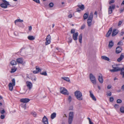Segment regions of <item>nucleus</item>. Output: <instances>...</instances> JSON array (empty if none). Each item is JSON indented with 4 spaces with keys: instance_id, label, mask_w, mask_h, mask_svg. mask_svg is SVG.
I'll return each instance as SVG.
<instances>
[{
    "instance_id": "nucleus-1",
    "label": "nucleus",
    "mask_w": 124,
    "mask_h": 124,
    "mask_svg": "<svg viewBox=\"0 0 124 124\" xmlns=\"http://www.w3.org/2000/svg\"><path fill=\"white\" fill-rule=\"evenodd\" d=\"M115 65H112V67L113 69L110 70V71L111 72H115L121 71L120 74L122 76L123 78H124V68H119L117 67H115Z\"/></svg>"
},
{
    "instance_id": "nucleus-2",
    "label": "nucleus",
    "mask_w": 124,
    "mask_h": 124,
    "mask_svg": "<svg viewBox=\"0 0 124 124\" xmlns=\"http://www.w3.org/2000/svg\"><path fill=\"white\" fill-rule=\"evenodd\" d=\"M74 94L76 98L79 100L81 101L83 100L82 93L80 91H76L75 92Z\"/></svg>"
},
{
    "instance_id": "nucleus-3",
    "label": "nucleus",
    "mask_w": 124,
    "mask_h": 124,
    "mask_svg": "<svg viewBox=\"0 0 124 124\" xmlns=\"http://www.w3.org/2000/svg\"><path fill=\"white\" fill-rule=\"evenodd\" d=\"M2 1L3 3L0 4V7L4 8H7L8 7V5H9V2L5 0H2Z\"/></svg>"
},
{
    "instance_id": "nucleus-4",
    "label": "nucleus",
    "mask_w": 124,
    "mask_h": 124,
    "mask_svg": "<svg viewBox=\"0 0 124 124\" xmlns=\"http://www.w3.org/2000/svg\"><path fill=\"white\" fill-rule=\"evenodd\" d=\"M12 84L11 82H10L8 85V87L9 90L10 91L12 90L13 86H14L15 85V81L14 78H13L12 80Z\"/></svg>"
},
{
    "instance_id": "nucleus-5",
    "label": "nucleus",
    "mask_w": 124,
    "mask_h": 124,
    "mask_svg": "<svg viewBox=\"0 0 124 124\" xmlns=\"http://www.w3.org/2000/svg\"><path fill=\"white\" fill-rule=\"evenodd\" d=\"M60 92L62 94L65 95H68L69 93H68L67 90L65 88L61 87L60 88Z\"/></svg>"
},
{
    "instance_id": "nucleus-6",
    "label": "nucleus",
    "mask_w": 124,
    "mask_h": 124,
    "mask_svg": "<svg viewBox=\"0 0 124 124\" xmlns=\"http://www.w3.org/2000/svg\"><path fill=\"white\" fill-rule=\"evenodd\" d=\"M89 77L92 83L94 85L96 84V83L95 77L91 73L90 74Z\"/></svg>"
},
{
    "instance_id": "nucleus-7",
    "label": "nucleus",
    "mask_w": 124,
    "mask_h": 124,
    "mask_svg": "<svg viewBox=\"0 0 124 124\" xmlns=\"http://www.w3.org/2000/svg\"><path fill=\"white\" fill-rule=\"evenodd\" d=\"M46 41L45 42V45H47L50 44L51 42V36L49 34L48 35L46 39Z\"/></svg>"
},
{
    "instance_id": "nucleus-8",
    "label": "nucleus",
    "mask_w": 124,
    "mask_h": 124,
    "mask_svg": "<svg viewBox=\"0 0 124 124\" xmlns=\"http://www.w3.org/2000/svg\"><path fill=\"white\" fill-rule=\"evenodd\" d=\"M115 8V6L114 5H112V6H110L109 7L108 10V13L109 14L112 13V9H114Z\"/></svg>"
},
{
    "instance_id": "nucleus-9",
    "label": "nucleus",
    "mask_w": 124,
    "mask_h": 124,
    "mask_svg": "<svg viewBox=\"0 0 124 124\" xmlns=\"http://www.w3.org/2000/svg\"><path fill=\"white\" fill-rule=\"evenodd\" d=\"M26 84L28 89L30 90L32 87V83L30 82L27 81L26 82Z\"/></svg>"
},
{
    "instance_id": "nucleus-10",
    "label": "nucleus",
    "mask_w": 124,
    "mask_h": 124,
    "mask_svg": "<svg viewBox=\"0 0 124 124\" xmlns=\"http://www.w3.org/2000/svg\"><path fill=\"white\" fill-rule=\"evenodd\" d=\"M42 122L44 124H48V119L45 116H44L43 117Z\"/></svg>"
},
{
    "instance_id": "nucleus-11",
    "label": "nucleus",
    "mask_w": 124,
    "mask_h": 124,
    "mask_svg": "<svg viewBox=\"0 0 124 124\" xmlns=\"http://www.w3.org/2000/svg\"><path fill=\"white\" fill-rule=\"evenodd\" d=\"M122 50V47L120 46H118L116 48V53L117 54H118L120 53Z\"/></svg>"
},
{
    "instance_id": "nucleus-12",
    "label": "nucleus",
    "mask_w": 124,
    "mask_h": 124,
    "mask_svg": "<svg viewBox=\"0 0 124 124\" xmlns=\"http://www.w3.org/2000/svg\"><path fill=\"white\" fill-rule=\"evenodd\" d=\"M36 70L33 71V73L34 74L38 73L39 72L41 71V70L39 68L38 66H36Z\"/></svg>"
},
{
    "instance_id": "nucleus-13",
    "label": "nucleus",
    "mask_w": 124,
    "mask_h": 124,
    "mask_svg": "<svg viewBox=\"0 0 124 124\" xmlns=\"http://www.w3.org/2000/svg\"><path fill=\"white\" fill-rule=\"evenodd\" d=\"M30 101V100L28 98H23L20 100V101L22 102L23 103H27Z\"/></svg>"
},
{
    "instance_id": "nucleus-14",
    "label": "nucleus",
    "mask_w": 124,
    "mask_h": 124,
    "mask_svg": "<svg viewBox=\"0 0 124 124\" xmlns=\"http://www.w3.org/2000/svg\"><path fill=\"white\" fill-rule=\"evenodd\" d=\"M98 80L99 82L101 83L103 82V79L102 78V76L101 74H100L98 76Z\"/></svg>"
},
{
    "instance_id": "nucleus-15",
    "label": "nucleus",
    "mask_w": 124,
    "mask_h": 124,
    "mask_svg": "<svg viewBox=\"0 0 124 124\" xmlns=\"http://www.w3.org/2000/svg\"><path fill=\"white\" fill-rule=\"evenodd\" d=\"M89 93L90 97L94 101H96V98L94 96L93 94L92 93V91H90Z\"/></svg>"
},
{
    "instance_id": "nucleus-16",
    "label": "nucleus",
    "mask_w": 124,
    "mask_h": 124,
    "mask_svg": "<svg viewBox=\"0 0 124 124\" xmlns=\"http://www.w3.org/2000/svg\"><path fill=\"white\" fill-rule=\"evenodd\" d=\"M78 35V33L77 32L74 33L73 35V39L75 40H77V36Z\"/></svg>"
},
{
    "instance_id": "nucleus-17",
    "label": "nucleus",
    "mask_w": 124,
    "mask_h": 124,
    "mask_svg": "<svg viewBox=\"0 0 124 124\" xmlns=\"http://www.w3.org/2000/svg\"><path fill=\"white\" fill-rule=\"evenodd\" d=\"M112 27H111L110 28L109 30H108V32L107 33L106 36V37H108L111 34V33L112 32Z\"/></svg>"
},
{
    "instance_id": "nucleus-18",
    "label": "nucleus",
    "mask_w": 124,
    "mask_h": 124,
    "mask_svg": "<svg viewBox=\"0 0 124 124\" xmlns=\"http://www.w3.org/2000/svg\"><path fill=\"white\" fill-rule=\"evenodd\" d=\"M118 33V31L116 29H113L112 32V36L113 37L116 35Z\"/></svg>"
},
{
    "instance_id": "nucleus-19",
    "label": "nucleus",
    "mask_w": 124,
    "mask_h": 124,
    "mask_svg": "<svg viewBox=\"0 0 124 124\" xmlns=\"http://www.w3.org/2000/svg\"><path fill=\"white\" fill-rule=\"evenodd\" d=\"M16 61L18 63L22 64L23 63V61L22 58H18L17 59Z\"/></svg>"
},
{
    "instance_id": "nucleus-20",
    "label": "nucleus",
    "mask_w": 124,
    "mask_h": 124,
    "mask_svg": "<svg viewBox=\"0 0 124 124\" xmlns=\"http://www.w3.org/2000/svg\"><path fill=\"white\" fill-rule=\"evenodd\" d=\"M124 58V55L121 54L120 57L117 59V61L118 62H120Z\"/></svg>"
},
{
    "instance_id": "nucleus-21",
    "label": "nucleus",
    "mask_w": 124,
    "mask_h": 124,
    "mask_svg": "<svg viewBox=\"0 0 124 124\" xmlns=\"http://www.w3.org/2000/svg\"><path fill=\"white\" fill-rule=\"evenodd\" d=\"M92 20L88 19L87 20V23L88 26L90 27L91 26L92 24Z\"/></svg>"
},
{
    "instance_id": "nucleus-22",
    "label": "nucleus",
    "mask_w": 124,
    "mask_h": 124,
    "mask_svg": "<svg viewBox=\"0 0 124 124\" xmlns=\"http://www.w3.org/2000/svg\"><path fill=\"white\" fill-rule=\"evenodd\" d=\"M114 43L112 41H110L109 42L108 45V47L109 48H111L113 46Z\"/></svg>"
},
{
    "instance_id": "nucleus-23",
    "label": "nucleus",
    "mask_w": 124,
    "mask_h": 124,
    "mask_svg": "<svg viewBox=\"0 0 124 124\" xmlns=\"http://www.w3.org/2000/svg\"><path fill=\"white\" fill-rule=\"evenodd\" d=\"M82 34H80L79 36L78 40L79 42L81 43L82 42Z\"/></svg>"
},
{
    "instance_id": "nucleus-24",
    "label": "nucleus",
    "mask_w": 124,
    "mask_h": 124,
    "mask_svg": "<svg viewBox=\"0 0 124 124\" xmlns=\"http://www.w3.org/2000/svg\"><path fill=\"white\" fill-rule=\"evenodd\" d=\"M56 113H55L54 112L51 115V117L52 119H53L56 117Z\"/></svg>"
},
{
    "instance_id": "nucleus-25",
    "label": "nucleus",
    "mask_w": 124,
    "mask_h": 124,
    "mask_svg": "<svg viewBox=\"0 0 124 124\" xmlns=\"http://www.w3.org/2000/svg\"><path fill=\"white\" fill-rule=\"evenodd\" d=\"M62 78L64 80H65L68 82H70V80L69 79V78L68 77H62Z\"/></svg>"
},
{
    "instance_id": "nucleus-26",
    "label": "nucleus",
    "mask_w": 124,
    "mask_h": 124,
    "mask_svg": "<svg viewBox=\"0 0 124 124\" xmlns=\"http://www.w3.org/2000/svg\"><path fill=\"white\" fill-rule=\"evenodd\" d=\"M28 39L30 40H32L35 39V38L33 36H29L28 37Z\"/></svg>"
},
{
    "instance_id": "nucleus-27",
    "label": "nucleus",
    "mask_w": 124,
    "mask_h": 124,
    "mask_svg": "<svg viewBox=\"0 0 124 124\" xmlns=\"http://www.w3.org/2000/svg\"><path fill=\"white\" fill-rule=\"evenodd\" d=\"M101 58L102 59L107 61H109V58L108 57L106 56H102Z\"/></svg>"
},
{
    "instance_id": "nucleus-28",
    "label": "nucleus",
    "mask_w": 124,
    "mask_h": 124,
    "mask_svg": "<svg viewBox=\"0 0 124 124\" xmlns=\"http://www.w3.org/2000/svg\"><path fill=\"white\" fill-rule=\"evenodd\" d=\"M73 116L74 114L73 112H70L69 113V117L73 118Z\"/></svg>"
},
{
    "instance_id": "nucleus-29",
    "label": "nucleus",
    "mask_w": 124,
    "mask_h": 124,
    "mask_svg": "<svg viewBox=\"0 0 124 124\" xmlns=\"http://www.w3.org/2000/svg\"><path fill=\"white\" fill-rule=\"evenodd\" d=\"M93 13L92 12H91L89 15V16L88 17V19H89L92 20L93 18Z\"/></svg>"
},
{
    "instance_id": "nucleus-30",
    "label": "nucleus",
    "mask_w": 124,
    "mask_h": 124,
    "mask_svg": "<svg viewBox=\"0 0 124 124\" xmlns=\"http://www.w3.org/2000/svg\"><path fill=\"white\" fill-rule=\"evenodd\" d=\"M23 22V20H21L20 19H18L16 20L15 21V24H16V23L18 22Z\"/></svg>"
},
{
    "instance_id": "nucleus-31",
    "label": "nucleus",
    "mask_w": 124,
    "mask_h": 124,
    "mask_svg": "<svg viewBox=\"0 0 124 124\" xmlns=\"http://www.w3.org/2000/svg\"><path fill=\"white\" fill-rule=\"evenodd\" d=\"M10 64L12 65H15L16 64V62L15 61L12 60Z\"/></svg>"
},
{
    "instance_id": "nucleus-32",
    "label": "nucleus",
    "mask_w": 124,
    "mask_h": 124,
    "mask_svg": "<svg viewBox=\"0 0 124 124\" xmlns=\"http://www.w3.org/2000/svg\"><path fill=\"white\" fill-rule=\"evenodd\" d=\"M73 118H71L69 117L68 119V123L69 124H71L73 121Z\"/></svg>"
},
{
    "instance_id": "nucleus-33",
    "label": "nucleus",
    "mask_w": 124,
    "mask_h": 124,
    "mask_svg": "<svg viewBox=\"0 0 124 124\" xmlns=\"http://www.w3.org/2000/svg\"><path fill=\"white\" fill-rule=\"evenodd\" d=\"M120 111L122 113H124V107L122 106L120 108Z\"/></svg>"
},
{
    "instance_id": "nucleus-34",
    "label": "nucleus",
    "mask_w": 124,
    "mask_h": 124,
    "mask_svg": "<svg viewBox=\"0 0 124 124\" xmlns=\"http://www.w3.org/2000/svg\"><path fill=\"white\" fill-rule=\"evenodd\" d=\"M78 6L82 10H83L84 9V6L83 5H78Z\"/></svg>"
},
{
    "instance_id": "nucleus-35",
    "label": "nucleus",
    "mask_w": 124,
    "mask_h": 124,
    "mask_svg": "<svg viewBox=\"0 0 124 124\" xmlns=\"http://www.w3.org/2000/svg\"><path fill=\"white\" fill-rule=\"evenodd\" d=\"M16 67H14L12 68L11 69V71H10L11 73H14L16 71Z\"/></svg>"
},
{
    "instance_id": "nucleus-36",
    "label": "nucleus",
    "mask_w": 124,
    "mask_h": 124,
    "mask_svg": "<svg viewBox=\"0 0 124 124\" xmlns=\"http://www.w3.org/2000/svg\"><path fill=\"white\" fill-rule=\"evenodd\" d=\"M88 14L85 13L84 14L83 16L84 19V20L86 19L88 17Z\"/></svg>"
},
{
    "instance_id": "nucleus-37",
    "label": "nucleus",
    "mask_w": 124,
    "mask_h": 124,
    "mask_svg": "<svg viewBox=\"0 0 124 124\" xmlns=\"http://www.w3.org/2000/svg\"><path fill=\"white\" fill-rule=\"evenodd\" d=\"M111 93L110 91H108L106 92L107 95L108 96H110L111 95Z\"/></svg>"
},
{
    "instance_id": "nucleus-38",
    "label": "nucleus",
    "mask_w": 124,
    "mask_h": 124,
    "mask_svg": "<svg viewBox=\"0 0 124 124\" xmlns=\"http://www.w3.org/2000/svg\"><path fill=\"white\" fill-rule=\"evenodd\" d=\"M40 74L45 76H46L47 75V73L46 71H44L42 73H41Z\"/></svg>"
},
{
    "instance_id": "nucleus-39",
    "label": "nucleus",
    "mask_w": 124,
    "mask_h": 124,
    "mask_svg": "<svg viewBox=\"0 0 124 124\" xmlns=\"http://www.w3.org/2000/svg\"><path fill=\"white\" fill-rule=\"evenodd\" d=\"M68 39L69 40L68 41V43H71L72 41V39L71 37H69L68 38Z\"/></svg>"
},
{
    "instance_id": "nucleus-40",
    "label": "nucleus",
    "mask_w": 124,
    "mask_h": 124,
    "mask_svg": "<svg viewBox=\"0 0 124 124\" xmlns=\"http://www.w3.org/2000/svg\"><path fill=\"white\" fill-rule=\"evenodd\" d=\"M85 24H83L81 26V29L82 30H83L84 29L85 27Z\"/></svg>"
},
{
    "instance_id": "nucleus-41",
    "label": "nucleus",
    "mask_w": 124,
    "mask_h": 124,
    "mask_svg": "<svg viewBox=\"0 0 124 124\" xmlns=\"http://www.w3.org/2000/svg\"><path fill=\"white\" fill-rule=\"evenodd\" d=\"M54 4L52 2H51L49 4V6L50 7L52 8L53 7Z\"/></svg>"
},
{
    "instance_id": "nucleus-42",
    "label": "nucleus",
    "mask_w": 124,
    "mask_h": 124,
    "mask_svg": "<svg viewBox=\"0 0 124 124\" xmlns=\"http://www.w3.org/2000/svg\"><path fill=\"white\" fill-rule=\"evenodd\" d=\"M31 114L32 115L34 116V117L36 116L37 114L36 112H32L31 113Z\"/></svg>"
},
{
    "instance_id": "nucleus-43",
    "label": "nucleus",
    "mask_w": 124,
    "mask_h": 124,
    "mask_svg": "<svg viewBox=\"0 0 124 124\" xmlns=\"http://www.w3.org/2000/svg\"><path fill=\"white\" fill-rule=\"evenodd\" d=\"M122 102V101L121 99H119L117 100V102L118 103H120Z\"/></svg>"
},
{
    "instance_id": "nucleus-44",
    "label": "nucleus",
    "mask_w": 124,
    "mask_h": 124,
    "mask_svg": "<svg viewBox=\"0 0 124 124\" xmlns=\"http://www.w3.org/2000/svg\"><path fill=\"white\" fill-rule=\"evenodd\" d=\"M114 107L116 109H117L119 107V105L117 104H116L115 105Z\"/></svg>"
},
{
    "instance_id": "nucleus-45",
    "label": "nucleus",
    "mask_w": 124,
    "mask_h": 124,
    "mask_svg": "<svg viewBox=\"0 0 124 124\" xmlns=\"http://www.w3.org/2000/svg\"><path fill=\"white\" fill-rule=\"evenodd\" d=\"M117 45H122L123 42L121 41H119Z\"/></svg>"
},
{
    "instance_id": "nucleus-46",
    "label": "nucleus",
    "mask_w": 124,
    "mask_h": 124,
    "mask_svg": "<svg viewBox=\"0 0 124 124\" xmlns=\"http://www.w3.org/2000/svg\"><path fill=\"white\" fill-rule=\"evenodd\" d=\"M71 99H71V96H69V98H68V101H69V103H70L71 102Z\"/></svg>"
},
{
    "instance_id": "nucleus-47",
    "label": "nucleus",
    "mask_w": 124,
    "mask_h": 124,
    "mask_svg": "<svg viewBox=\"0 0 124 124\" xmlns=\"http://www.w3.org/2000/svg\"><path fill=\"white\" fill-rule=\"evenodd\" d=\"M114 100V98L113 97H110L109 98V101L110 102H112Z\"/></svg>"
},
{
    "instance_id": "nucleus-48",
    "label": "nucleus",
    "mask_w": 124,
    "mask_h": 124,
    "mask_svg": "<svg viewBox=\"0 0 124 124\" xmlns=\"http://www.w3.org/2000/svg\"><path fill=\"white\" fill-rule=\"evenodd\" d=\"M75 29H72L70 31V32L71 33L73 34V33H75Z\"/></svg>"
},
{
    "instance_id": "nucleus-49",
    "label": "nucleus",
    "mask_w": 124,
    "mask_h": 124,
    "mask_svg": "<svg viewBox=\"0 0 124 124\" xmlns=\"http://www.w3.org/2000/svg\"><path fill=\"white\" fill-rule=\"evenodd\" d=\"M0 117L1 119H3L5 118V116L4 115H1Z\"/></svg>"
},
{
    "instance_id": "nucleus-50",
    "label": "nucleus",
    "mask_w": 124,
    "mask_h": 124,
    "mask_svg": "<svg viewBox=\"0 0 124 124\" xmlns=\"http://www.w3.org/2000/svg\"><path fill=\"white\" fill-rule=\"evenodd\" d=\"M5 112V111L4 109L0 111V113L1 114H3Z\"/></svg>"
},
{
    "instance_id": "nucleus-51",
    "label": "nucleus",
    "mask_w": 124,
    "mask_h": 124,
    "mask_svg": "<svg viewBox=\"0 0 124 124\" xmlns=\"http://www.w3.org/2000/svg\"><path fill=\"white\" fill-rule=\"evenodd\" d=\"M115 2V0H111L109 3V4H110L111 3H113Z\"/></svg>"
},
{
    "instance_id": "nucleus-52",
    "label": "nucleus",
    "mask_w": 124,
    "mask_h": 124,
    "mask_svg": "<svg viewBox=\"0 0 124 124\" xmlns=\"http://www.w3.org/2000/svg\"><path fill=\"white\" fill-rule=\"evenodd\" d=\"M33 1L37 3H39L40 1L39 0H32Z\"/></svg>"
},
{
    "instance_id": "nucleus-53",
    "label": "nucleus",
    "mask_w": 124,
    "mask_h": 124,
    "mask_svg": "<svg viewBox=\"0 0 124 124\" xmlns=\"http://www.w3.org/2000/svg\"><path fill=\"white\" fill-rule=\"evenodd\" d=\"M122 23V22L121 21H119V23H118V26H120V25H121V24Z\"/></svg>"
},
{
    "instance_id": "nucleus-54",
    "label": "nucleus",
    "mask_w": 124,
    "mask_h": 124,
    "mask_svg": "<svg viewBox=\"0 0 124 124\" xmlns=\"http://www.w3.org/2000/svg\"><path fill=\"white\" fill-rule=\"evenodd\" d=\"M72 16V14H70L68 16V17L69 18H71Z\"/></svg>"
},
{
    "instance_id": "nucleus-55",
    "label": "nucleus",
    "mask_w": 124,
    "mask_h": 124,
    "mask_svg": "<svg viewBox=\"0 0 124 124\" xmlns=\"http://www.w3.org/2000/svg\"><path fill=\"white\" fill-rule=\"evenodd\" d=\"M111 86L110 85H108L107 86V88H108V89H110V88H111Z\"/></svg>"
},
{
    "instance_id": "nucleus-56",
    "label": "nucleus",
    "mask_w": 124,
    "mask_h": 124,
    "mask_svg": "<svg viewBox=\"0 0 124 124\" xmlns=\"http://www.w3.org/2000/svg\"><path fill=\"white\" fill-rule=\"evenodd\" d=\"M32 30V27L31 26H29V31H31Z\"/></svg>"
},
{
    "instance_id": "nucleus-57",
    "label": "nucleus",
    "mask_w": 124,
    "mask_h": 124,
    "mask_svg": "<svg viewBox=\"0 0 124 124\" xmlns=\"http://www.w3.org/2000/svg\"><path fill=\"white\" fill-rule=\"evenodd\" d=\"M121 89L122 90H124V85H123L121 87Z\"/></svg>"
},
{
    "instance_id": "nucleus-58",
    "label": "nucleus",
    "mask_w": 124,
    "mask_h": 124,
    "mask_svg": "<svg viewBox=\"0 0 124 124\" xmlns=\"http://www.w3.org/2000/svg\"><path fill=\"white\" fill-rule=\"evenodd\" d=\"M124 33V32H123V31H122L121 33H120V35L121 36H122L123 34Z\"/></svg>"
},
{
    "instance_id": "nucleus-59",
    "label": "nucleus",
    "mask_w": 124,
    "mask_h": 124,
    "mask_svg": "<svg viewBox=\"0 0 124 124\" xmlns=\"http://www.w3.org/2000/svg\"><path fill=\"white\" fill-rule=\"evenodd\" d=\"M124 10V9H121L120 10V13H122L123 12V11Z\"/></svg>"
},
{
    "instance_id": "nucleus-60",
    "label": "nucleus",
    "mask_w": 124,
    "mask_h": 124,
    "mask_svg": "<svg viewBox=\"0 0 124 124\" xmlns=\"http://www.w3.org/2000/svg\"><path fill=\"white\" fill-rule=\"evenodd\" d=\"M87 119H88V120H89V122H91L92 121H91V119H90V118H89L88 117L87 118Z\"/></svg>"
},
{
    "instance_id": "nucleus-61",
    "label": "nucleus",
    "mask_w": 124,
    "mask_h": 124,
    "mask_svg": "<svg viewBox=\"0 0 124 124\" xmlns=\"http://www.w3.org/2000/svg\"><path fill=\"white\" fill-rule=\"evenodd\" d=\"M77 11H80V9L79 8H78L77 9Z\"/></svg>"
},
{
    "instance_id": "nucleus-62",
    "label": "nucleus",
    "mask_w": 124,
    "mask_h": 124,
    "mask_svg": "<svg viewBox=\"0 0 124 124\" xmlns=\"http://www.w3.org/2000/svg\"><path fill=\"white\" fill-rule=\"evenodd\" d=\"M124 5V0L123 1L122 3L121 4V5Z\"/></svg>"
},
{
    "instance_id": "nucleus-63",
    "label": "nucleus",
    "mask_w": 124,
    "mask_h": 124,
    "mask_svg": "<svg viewBox=\"0 0 124 124\" xmlns=\"http://www.w3.org/2000/svg\"><path fill=\"white\" fill-rule=\"evenodd\" d=\"M89 124H93V123L91 121L89 122Z\"/></svg>"
},
{
    "instance_id": "nucleus-64",
    "label": "nucleus",
    "mask_w": 124,
    "mask_h": 124,
    "mask_svg": "<svg viewBox=\"0 0 124 124\" xmlns=\"http://www.w3.org/2000/svg\"><path fill=\"white\" fill-rule=\"evenodd\" d=\"M98 87L99 90L101 89V87L99 86L98 85Z\"/></svg>"
}]
</instances>
